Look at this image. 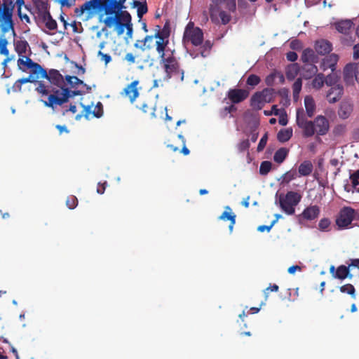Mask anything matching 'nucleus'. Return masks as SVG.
<instances>
[{
	"mask_svg": "<svg viewBox=\"0 0 359 359\" xmlns=\"http://www.w3.org/2000/svg\"><path fill=\"white\" fill-rule=\"evenodd\" d=\"M301 60L303 63L317 62L318 57L313 50L306 48L302 52Z\"/></svg>",
	"mask_w": 359,
	"mask_h": 359,
	"instance_id": "bb28decb",
	"label": "nucleus"
},
{
	"mask_svg": "<svg viewBox=\"0 0 359 359\" xmlns=\"http://www.w3.org/2000/svg\"><path fill=\"white\" fill-rule=\"evenodd\" d=\"M212 47V43L209 40L205 41L201 47V48H202V50H201V56L204 57H206L209 54Z\"/></svg>",
	"mask_w": 359,
	"mask_h": 359,
	"instance_id": "de8ad7c7",
	"label": "nucleus"
},
{
	"mask_svg": "<svg viewBox=\"0 0 359 359\" xmlns=\"http://www.w3.org/2000/svg\"><path fill=\"white\" fill-rule=\"evenodd\" d=\"M138 58L139 56L137 55H134L133 53H128L124 57V60H126L129 65H132L135 62L139 63L140 60Z\"/></svg>",
	"mask_w": 359,
	"mask_h": 359,
	"instance_id": "09e8293b",
	"label": "nucleus"
},
{
	"mask_svg": "<svg viewBox=\"0 0 359 359\" xmlns=\"http://www.w3.org/2000/svg\"><path fill=\"white\" fill-rule=\"evenodd\" d=\"M313 169V165L310 161H303L298 168V172L300 176H309Z\"/></svg>",
	"mask_w": 359,
	"mask_h": 359,
	"instance_id": "c756f323",
	"label": "nucleus"
},
{
	"mask_svg": "<svg viewBox=\"0 0 359 359\" xmlns=\"http://www.w3.org/2000/svg\"><path fill=\"white\" fill-rule=\"evenodd\" d=\"M315 63L316 62L304 63L302 67L301 74L305 79H309L316 74L318 68L315 65Z\"/></svg>",
	"mask_w": 359,
	"mask_h": 359,
	"instance_id": "393cba45",
	"label": "nucleus"
},
{
	"mask_svg": "<svg viewBox=\"0 0 359 359\" xmlns=\"http://www.w3.org/2000/svg\"><path fill=\"white\" fill-rule=\"evenodd\" d=\"M250 144L248 140H244L238 144V149L240 152L248 150Z\"/></svg>",
	"mask_w": 359,
	"mask_h": 359,
	"instance_id": "13d9d810",
	"label": "nucleus"
},
{
	"mask_svg": "<svg viewBox=\"0 0 359 359\" xmlns=\"http://www.w3.org/2000/svg\"><path fill=\"white\" fill-rule=\"evenodd\" d=\"M183 41L184 43H190L194 46L201 45L203 41V32L202 29L195 27L193 22H189L184 32Z\"/></svg>",
	"mask_w": 359,
	"mask_h": 359,
	"instance_id": "6e6552de",
	"label": "nucleus"
},
{
	"mask_svg": "<svg viewBox=\"0 0 359 359\" xmlns=\"http://www.w3.org/2000/svg\"><path fill=\"white\" fill-rule=\"evenodd\" d=\"M276 74L273 72V73H271L270 74H269L266 79H265V83L268 86H271L273 85L274 83V81H275V79H276Z\"/></svg>",
	"mask_w": 359,
	"mask_h": 359,
	"instance_id": "052dcab7",
	"label": "nucleus"
},
{
	"mask_svg": "<svg viewBox=\"0 0 359 359\" xmlns=\"http://www.w3.org/2000/svg\"><path fill=\"white\" fill-rule=\"evenodd\" d=\"M36 62H34L31 58L25 55L20 57L18 60V65L20 69L25 72L27 69H29Z\"/></svg>",
	"mask_w": 359,
	"mask_h": 359,
	"instance_id": "473e14b6",
	"label": "nucleus"
},
{
	"mask_svg": "<svg viewBox=\"0 0 359 359\" xmlns=\"http://www.w3.org/2000/svg\"><path fill=\"white\" fill-rule=\"evenodd\" d=\"M35 81L34 77L32 75H29L25 78H21L16 81L15 84H18V87L20 88L22 84H25L27 83H33Z\"/></svg>",
	"mask_w": 359,
	"mask_h": 359,
	"instance_id": "6e6d98bb",
	"label": "nucleus"
},
{
	"mask_svg": "<svg viewBox=\"0 0 359 359\" xmlns=\"http://www.w3.org/2000/svg\"><path fill=\"white\" fill-rule=\"evenodd\" d=\"M15 50L20 57L25 56L27 48H29V43L25 40H18L14 42Z\"/></svg>",
	"mask_w": 359,
	"mask_h": 359,
	"instance_id": "2f4dec72",
	"label": "nucleus"
},
{
	"mask_svg": "<svg viewBox=\"0 0 359 359\" xmlns=\"http://www.w3.org/2000/svg\"><path fill=\"white\" fill-rule=\"evenodd\" d=\"M209 6L210 18L215 25H227L231 19L227 12H234L236 8V0H211Z\"/></svg>",
	"mask_w": 359,
	"mask_h": 359,
	"instance_id": "7ed1b4c3",
	"label": "nucleus"
},
{
	"mask_svg": "<svg viewBox=\"0 0 359 359\" xmlns=\"http://www.w3.org/2000/svg\"><path fill=\"white\" fill-rule=\"evenodd\" d=\"M332 49V43L325 39L317 41L315 43V50L320 55H326L330 53Z\"/></svg>",
	"mask_w": 359,
	"mask_h": 359,
	"instance_id": "b1692460",
	"label": "nucleus"
},
{
	"mask_svg": "<svg viewBox=\"0 0 359 359\" xmlns=\"http://www.w3.org/2000/svg\"><path fill=\"white\" fill-rule=\"evenodd\" d=\"M302 79H300V78L297 79L292 85V93H293V97L294 100L298 99L299 93L302 90Z\"/></svg>",
	"mask_w": 359,
	"mask_h": 359,
	"instance_id": "79ce46f5",
	"label": "nucleus"
},
{
	"mask_svg": "<svg viewBox=\"0 0 359 359\" xmlns=\"http://www.w3.org/2000/svg\"><path fill=\"white\" fill-rule=\"evenodd\" d=\"M157 40L155 41L156 50H161V48H168L169 36L170 34V24L167 21L163 27L156 25L154 29Z\"/></svg>",
	"mask_w": 359,
	"mask_h": 359,
	"instance_id": "9d476101",
	"label": "nucleus"
},
{
	"mask_svg": "<svg viewBox=\"0 0 359 359\" xmlns=\"http://www.w3.org/2000/svg\"><path fill=\"white\" fill-rule=\"evenodd\" d=\"M34 4L39 18L46 15H48L50 12L48 0H34Z\"/></svg>",
	"mask_w": 359,
	"mask_h": 359,
	"instance_id": "a878e982",
	"label": "nucleus"
},
{
	"mask_svg": "<svg viewBox=\"0 0 359 359\" xmlns=\"http://www.w3.org/2000/svg\"><path fill=\"white\" fill-rule=\"evenodd\" d=\"M315 131L318 135H325L329 130L330 124L326 117L318 116L313 121Z\"/></svg>",
	"mask_w": 359,
	"mask_h": 359,
	"instance_id": "4468645a",
	"label": "nucleus"
},
{
	"mask_svg": "<svg viewBox=\"0 0 359 359\" xmlns=\"http://www.w3.org/2000/svg\"><path fill=\"white\" fill-rule=\"evenodd\" d=\"M139 81L135 80L128 85L123 90V93L128 97L131 103H133L136 98L139 96L140 93L137 89Z\"/></svg>",
	"mask_w": 359,
	"mask_h": 359,
	"instance_id": "aec40b11",
	"label": "nucleus"
},
{
	"mask_svg": "<svg viewBox=\"0 0 359 359\" xmlns=\"http://www.w3.org/2000/svg\"><path fill=\"white\" fill-rule=\"evenodd\" d=\"M338 80V76L336 73H334V72L327 75L326 78H325V83L327 86H336L335 83L337 82Z\"/></svg>",
	"mask_w": 359,
	"mask_h": 359,
	"instance_id": "3c124183",
	"label": "nucleus"
},
{
	"mask_svg": "<svg viewBox=\"0 0 359 359\" xmlns=\"http://www.w3.org/2000/svg\"><path fill=\"white\" fill-rule=\"evenodd\" d=\"M292 136V129L290 128L281 129L277 134V139L280 142H287Z\"/></svg>",
	"mask_w": 359,
	"mask_h": 359,
	"instance_id": "c9c22d12",
	"label": "nucleus"
},
{
	"mask_svg": "<svg viewBox=\"0 0 359 359\" xmlns=\"http://www.w3.org/2000/svg\"><path fill=\"white\" fill-rule=\"evenodd\" d=\"M156 50L158 54L160 65L165 72L163 79L169 81L172 77H176L182 81L184 80V72L180 68V65L175 55V50L165 48Z\"/></svg>",
	"mask_w": 359,
	"mask_h": 359,
	"instance_id": "f03ea898",
	"label": "nucleus"
},
{
	"mask_svg": "<svg viewBox=\"0 0 359 359\" xmlns=\"http://www.w3.org/2000/svg\"><path fill=\"white\" fill-rule=\"evenodd\" d=\"M45 23L46 27L49 30L53 31L57 29V22L53 19L50 13L40 18Z\"/></svg>",
	"mask_w": 359,
	"mask_h": 359,
	"instance_id": "e433bc0d",
	"label": "nucleus"
},
{
	"mask_svg": "<svg viewBox=\"0 0 359 359\" xmlns=\"http://www.w3.org/2000/svg\"><path fill=\"white\" fill-rule=\"evenodd\" d=\"M134 6H137V16L141 18L143 15L147 13L148 8L146 3L142 4L140 1H134Z\"/></svg>",
	"mask_w": 359,
	"mask_h": 359,
	"instance_id": "37998d69",
	"label": "nucleus"
},
{
	"mask_svg": "<svg viewBox=\"0 0 359 359\" xmlns=\"http://www.w3.org/2000/svg\"><path fill=\"white\" fill-rule=\"evenodd\" d=\"M36 90L39 93H41L42 95H48L50 92V90L47 89L46 85L43 84L42 82H39V86L36 88ZM50 92L52 93V90H50Z\"/></svg>",
	"mask_w": 359,
	"mask_h": 359,
	"instance_id": "680f3d73",
	"label": "nucleus"
},
{
	"mask_svg": "<svg viewBox=\"0 0 359 359\" xmlns=\"http://www.w3.org/2000/svg\"><path fill=\"white\" fill-rule=\"evenodd\" d=\"M249 96V91L245 89L234 88L228 91L227 97L233 104H238Z\"/></svg>",
	"mask_w": 359,
	"mask_h": 359,
	"instance_id": "ddd939ff",
	"label": "nucleus"
},
{
	"mask_svg": "<svg viewBox=\"0 0 359 359\" xmlns=\"http://www.w3.org/2000/svg\"><path fill=\"white\" fill-rule=\"evenodd\" d=\"M276 223V220H273L270 225H261L257 228V230L260 232H263L264 231H269L273 226Z\"/></svg>",
	"mask_w": 359,
	"mask_h": 359,
	"instance_id": "0e129e2a",
	"label": "nucleus"
},
{
	"mask_svg": "<svg viewBox=\"0 0 359 359\" xmlns=\"http://www.w3.org/2000/svg\"><path fill=\"white\" fill-rule=\"evenodd\" d=\"M347 128L346 124H338L333 129V134L335 136H342L346 132Z\"/></svg>",
	"mask_w": 359,
	"mask_h": 359,
	"instance_id": "49530a36",
	"label": "nucleus"
},
{
	"mask_svg": "<svg viewBox=\"0 0 359 359\" xmlns=\"http://www.w3.org/2000/svg\"><path fill=\"white\" fill-rule=\"evenodd\" d=\"M297 124L303 130L304 137H311L316 133L313 121L306 120L302 110H297Z\"/></svg>",
	"mask_w": 359,
	"mask_h": 359,
	"instance_id": "9b49d317",
	"label": "nucleus"
},
{
	"mask_svg": "<svg viewBox=\"0 0 359 359\" xmlns=\"http://www.w3.org/2000/svg\"><path fill=\"white\" fill-rule=\"evenodd\" d=\"M157 40V37L156 36V32L154 35H147L144 39L141 41L142 42V45L140 46L142 50L151 49L154 46H155V43H154V40Z\"/></svg>",
	"mask_w": 359,
	"mask_h": 359,
	"instance_id": "72a5a7b5",
	"label": "nucleus"
},
{
	"mask_svg": "<svg viewBox=\"0 0 359 359\" xmlns=\"http://www.w3.org/2000/svg\"><path fill=\"white\" fill-rule=\"evenodd\" d=\"M335 29L345 35H348L353 32L354 24L351 20H341L334 22Z\"/></svg>",
	"mask_w": 359,
	"mask_h": 359,
	"instance_id": "dca6fc26",
	"label": "nucleus"
},
{
	"mask_svg": "<svg viewBox=\"0 0 359 359\" xmlns=\"http://www.w3.org/2000/svg\"><path fill=\"white\" fill-rule=\"evenodd\" d=\"M353 110V104L350 101L344 100L340 104L338 115L339 118L346 119L351 116Z\"/></svg>",
	"mask_w": 359,
	"mask_h": 359,
	"instance_id": "4be33fe9",
	"label": "nucleus"
},
{
	"mask_svg": "<svg viewBox=\"0 0 359 359\" xmlns=\"http://www.w3.org/2000/svg\"><path fill=\"white\" fill-rule=\"evenodd\" d=\"M271 163L268 161H263L259 168V172L261 175H266L271 169Z\"/></svg>",
	"mask_w": 359,
	"mask_h": 359,
	"instance_id": "8fccbe9b",
	"label": "nucleus"
},
{
	"mask_svg": "<svg viewBox=\"0 0 359 359\" xmlns=\"http://www.w3.org/2000/svg\"><path fill=\"white\" fill-rule=\"evenodd\" d=\"M126 0H121V6L116 8V11L111 16L106 17L103 22L109 28L114 27V31L118 36L122 35L126 29V34L131 38L133 34V24L130 14L123 9L126 8L125 2Z\"/></svg>",
	"mask_w": 359,
	"mask_h": 359,
	"instance_id": "f257e3e1",
	"label": "nucleus"
},
{
	"mask_svg": "<svg viewBox=\"0 0 359 359\" xmlns=\"http://www.w3.org/2000/svg\"><path fill=\"white\" fill-rule=\"evenodd\" d=\"M81 95L80 90H71L68 88H53L52 93L48 96V101H43L44 105L54 109L55 106H61L68 102L70 97Z\"/></svg>",
	"mask_w": 359,
	"mask_h": 359,
	"instance_id": "39448f33",
	"label": "nucleus"
},
{
	"mask_svg": "<svg viewBox=\"0 0 359 359\" xmlns=\"http://www.w3.org/2000/svg\"><path fill=\"white\" fill-rule=\"evenodd\" d=\"M260 82V77L256 74L249 75L246 80V84L252 87L257 86Z\"/></svg>",
	"mask_w": 359,
	"mask_h": 359,
	"instance_id": "a18cd8bd",
	"label": "nucleus"
},
{
	"mask_svg": "<svg viewBox=\"0 0 359 359\" xmlns=\"http://www.w3.org/2000/svg\"><path fill=\"white\" fill-rule=\"evenodd\" d=\"M274 94L275 90L273 88H266L262 91H257L251 97L250 106L255 110H261L265 103L273 102Z\"/></svg>",
	"mask_w": 359,
	"mask_h": 359,
	"instance_id": "0eeeda50",
	"label": "nucleus"
},
{
	"mask_svg": "<svg viewBox=\"0 0 359 359\" xmlns=\"http://www.w3.org/2000/svg\"><path fill=\"white\" fill-rule=\"evenodd\" d=\"M121 6V0H90L85 2L79 8H76L75 13L77 15H81L85 11H87L89 15L94 14L96 11L104 12L108 16H111Z\"/></svg>",
	"mask_w": 359,
	"mask_h": 359,
	"instance_id": "20e7f679",
	"label": "nucleus"
},
{
	"mask_svg": "<svg viewBox=\"0 0 359 359\" xmlns=\"http://www.w3.org/2000/svg\"><path fill=\"white\" fill-rule=\"evenodd\" d=\"M357 215L358 213L351 207H344L340 210L336 218V224L339 229H346L351 224Z\"/></svg>",
	"mask_w": 359,
	"mask_h": 359,
	"instance_id": "1a4fd4ad",
	"label": "nucleus"
},
{
	"mask_svg": "<svg viewBox=\"0 0 359 359\" xmlns=\"http://www.w3.org/2000/svg\"><path fill=\"white\" fill-rule=\"evenodd\" d=\"M267 140H268V134H267V133H266L262 136L261 140H259V142L258 146H257V151H262L264 149V147L266 145Z\"/></svg>",
	"mask_w": 359,
	"mask_h": 359,
	"instance_id": "4d7b16f0",
	"label": "nucleus"
},
{
	"mask_svg": "<svg viewBox=\"0 0 359 359\" xmlns=\"http://www.w3.org/2000/svg\"><path fill=\"white\" fill-rule=\"evenodd\" d=\"M5 33L0 36V54L4 56L9 55V50L7 48L8 41L4 36Z\"/></svg>",
	"mask_w": 359,
	"mask_h": 359,
	"instance_id": "ea45409f",
	"label": "nucleus"
},
{
	"mask_svg": "<svg viewBox=\"0 0 359 359\" xmlns=\"http://www.w3.org/2000/svg\"><path fill=\"white\" fill-rule=\"evenodd\" d=\"M351 267V266H349V265L348 266L344 265L338 266L336 269L335 273L334 274V277L340 280H344L347 277L351 278L353 276L350 274Z\"/></svg>",
	"mask_w": 359,
	"mask_h": 359,
	"instance_id": "cd10ccee",
	"label": "nucleus"
},
{
	"mask_svg": "<svg viewBox=\"0 0 359 359\" xmlns=\"http://www.w3.org/2000/svg\"><path fill=\"white\" fill-rule=\"evenodd\" d=\"M103 114V106L100 102H98L97 104L94 107V109L93 111V116L96 118H100Z\"/></svg>",
	"mask_w": 359,
	"mask_h": 359,
	"instance_id": "5fc2aeb1",
	"label": "nucleus"
},
{
	"mask_svg": "<svg viewBox=\"0 0 359 359\" xmlns=\"http://www.w3.org/2000/svg\"><path fill=\"white\" fill-rule=\"evenodd\" d=\"M302 200V195L296 191H288L286 194L279 195V204L282 210L287 215H292L295 212V206Z\"/></svg>",
	"mask_w": 359,
	"mask_h": 359,
	"instance_id": "423d86ee",
	"label": "nucleus"
},
{
	"mask_svg": "<svg viewBox=\"0 0 359 359\" xmlns=\"http://www.w3.org/2000/svg\"><path fill=\"white\" fill-rule=\"evenodd\" d=\"M29 69L31 72L30 75H35V76H34L35 80L47 77L46 70L42 68V67L38 63H35L32 67L29 68Z\"/></svg>",
	"mask_w": 359,
	"mask_h": 359,
	"instance_id": "c85d7f7f",
	"label": "nucleus"
},
{
	"mask_svg": "<svg viewBox=\"0 0 359 359\" xmlns=\"http://www.w3.org/2000/svg\"><path fill=\"white\" fill-rule=\"evenodd\" d=\"M320 213V208L317 205H311L306 207L297 217L299 220L312 221L317 219Z\"/></svg>",
	"mask_w": 359,
	"mask_h": 359,
	"instance_id": "f8f14e48",
	"label": "nucleus"
},
{
	"mask_svg": "<svg viewBox=\"0 0 359 359\" xmlns=\"http://www.w3.org/2000/svg\"><path fill=\"white\" fill-rule=\"evenodd\" d=\"M330 224V220L328 218H323L319 221L318 229L322 231H328Z\"/></svg>",
	"mask_w": 359,
	"mask_h": 359,
	"instance_id": "864d4df0",
	"label": "nucleus"
},
{
	"mask_svg": "<svg viewBox=\"0 0 359 359\" xmlns=\"http://www.w3.org/2000/svg\"><path fill=\"white\" fill-rule=\"evenodd\" d=\"M65 79L67 82V83L72 87V88H74L76 87V86L79 85V84H81V85H83L84 86H86L88 90H90V88L87 86L86 84H85L83 81H81V79H79L77 76H65Z\"/></svg>",
	"mask_w": 359,
	"mask_h": 359,
	"instance_id": "4c0bfd02",
	"label": "nucleus"
},
{
	"mask_svg": "<svg viewBox=\"0 0 359 359\" xmlns=\"http://www.w3.org/2000/svg\"><path fill=\"white\" fill-rule=\"evenodd\" d=\"M67 206L70 209H74L78 205V199L75 196H69L66 201Z\"/></svg>",
	"mask_w": 359,
	"mask_h": 359,
	"instance_id": "603ef678",
	"label": "nucleus"
},
{
	"mask_svg": "<svg viewBox=\"0 0 359 359\" xmlns=\"http://www.w3.org/2000/svg\"><path fill=\"white\" fill-rule=\"evenodd\" d=\"M339 57L336 54H331L329 56L325 57L320 65V68L323 71H326L328 69H330L332 72H333L336 69V65L338 62Z\"/></svg>",
	"mask_w": 359,
	"mask_h": 359,
	"instance_id": "a211bd4d",
	"label": "nucleus"
},
{
	"mask_svg": "<svg viewBox=\"0 0 359 359\" xmlns=\"http://www.w3.org/2000/svg\"><path fill=\"white\" fill-rule=\"evenodd\" d=\"M350 180L353 188L359 193V170L350 175Z\"/></svg>",
	"mask_w": 359,
	"mask_h": 359,
	"instance_id": "c03bdc74",
	"label": "nucleus"
},
{
	"mask_svg": "<svg viewBox=\"0 0 359 359\" xmlns=\"http://www.w3.org/2000/svg\"><path fill=\"white\" fill-rule=\"evenodd\" d=\"M136 107L144 114H149L151 118L156 117V106L152 99L144 100L140 105H136Z\"/></svg>",
	"mask_w": 359,
	"mask_h": 359,
	"instance_id": "412c9836",
	"label": "nucleus"
},
{
	"mask_svg": "<svg viewBox=\"0 0 359 359\" xmlns=\"http://www.w3.org/2000/svg\"><path fill=\"white\" fill-rule=\"evenodd\" d=\"M339 290L342 293H347L350 294L353 299H355V289L351 284H346L339 287Z\"/></svg>",
	"mask_w": 359,
	"mask_h": 359,
	"instance_id": "a19ab883",
	"label": "nucleus"
},
{
	"mask_svg": "<svg viewBox=\"0 0 359 359\" xmlns=\"http://www.w3.org/2000/svg\"><path fill=\"white\" fill-rule=\"evenodd\" d=\"M304 106L306 108V114L309 117H312L314 115L316 110V104L313 98L307 95L304 98Z\"/></svg>",
	"mask_w": 359,
	"mask_h": 359,
	"instance_id": "7c9ffc66",
	"label": "nucleus"
},
{
	"mask_svg": "<svg viewBox=\"0 0 359 359\" xmlns=\"http://www.w3.org/2000/svg\"><path fill=\"white\" fill-rule=\"evenodd\" d=\"M325 83V76L322 73L316 74L312 81V86L315 89H320Z\"/></svg>",
	"mask_w": 359,
	"mask_h": 359,
	"instance_id": "58836bf2",
	"label": "nucleus"
},
{
	"mask_svg": "<svg viewBox=\"0 0 359 359\" xmlns=\"http://www.w3.org/2000/svg\"><path fill=\"white\" fill-rule=\"evenodd\" d=\"M289 150L285 147L278 149L274 154L273 160L277 163H282L286 158Z\"/></svg>",
	"mask_w": 359,
	"mask_h": 359,
	"instance_id": "f704fd0d",
	"label": "nucleus"
},
{
	"mask_svg": "<svg viewBox=\"0 0 359 359\" xmlns=\"http://www.w3.org/2000/svg\"><path fill=\"white\" fill-rule=\"evenodd\" d=\"M297 177V173L295 171H292V172H287V173H285V180L287 182H289L290 181L295 179Z\"/></svg>",
	"mask_w": 359,
	"mask_h": 359,
	"instance_id": "338daca9",
	"label": "nucleus"
},
{
	"mask_svg": "<svg viewBox=\"0 0 359 359\" xmlns=\"http://www.w3.org/2000/svg\"><path fill=\"white\" fill-rule=\"evenodd\" d=\"M76 0H60L62 6H67L68 8L74 5Z\"/></svg>",
	"mask_w": 359,
	"mask_h": 359,
	"instance_id": "774afa93",
	"label": "nucleus"
},
{
	"mask_svg": "<svg viewBox=\"0 0 359 359\" xmlns=\"http://www.w3.org/2000/svg\"><path fill=\"white\" fill-rule=\"evenodd\" d=\"M356 66L355 63L347 64L344 69V80L348 85L353 83L355 80Z\"/></svg>",
	"mask_w": 359,
	"mask_h": 359,
	"instance_id": "6ab92c4d",
	"label": "nucleus"
},
{
	"mask_svg": "<svg viewBox=\"0 0 359 359\" xmlns=\"http://www.w3.org/2000/svg\"><path fill=\"white\" fill-rule=\"evenodd\" d=\"M286 58L288 61L294 62L297 60L298 55L294 51H290L286 54Z\"/></svg>",
	"mask_w": 359,
	"mask_h": 359,
	"instance_id": "69168bd1",
	"label": "nucleus"
},
{
	"mask_svg": "<svg viewBox=\"0 0 359 359\" xmlns=\"http://www.w3.org/2000/svg\"><path fill=\"white\" fill-rule=\"evenodd\" d=\"M236 215L232 212L231 208L229 206L225 207V210L219 217L220 220H229L230 224L229 225V230L230 233L233 232V226L236 224Z\"/></svg>",
	"mask_w": 359,
	"mask_h": 359,
	"instance_id": "5701e85b",
	"label": "nucleus"
},
{
	"mask_svg": "<svg viewBox=\"0 0 359 359\" xmlns=\"http://www.w3.org/2000/svg\"><path fill=\"white\" fill-rule=\"evenodd\" d=\"M344 93L343 86L339 84L332 86L328 90L326 97L330 103H335L339 100Z\"/></svg>",
	"mask_w": 359,
	"mask_h": 359,
	"instance_id": "2eb2a0df",
	"label": "nucleus"
},
{
	"mask_svg": "<svg viewBox=\"0 0 359 359\" xmlns=\"http://www.w3.org/2000/svg\"><path fill=\"white\" fill-rule=\"evenodd\" d=\"M44 79H48L50 83L57 86L59 88L64 87V78L57 69H50L49 72H47V77H45Z\"/></svg>",
	"mask_w": 359,
	"mask_h": 359,
	"instance_id": "f3484780",
	"label": "nucleus"
},
{
	"mask_svg": "<svg viewBox=\"0 0 359 359\" xmlns=\"http://www.w3.org/2000/svg\"><path fill=\"white\" fill-rule=\"evenodd\" d=\"M278 289H279V287L277 285H276V284L270 285L268 287H266L264 290L265 299L266 300L268 299L269 292H278Z\"/></svg>",
	"mask_w": 359,
	"mask_h": 359,
	"instance_id": "bf43d9fd",
	"label": "nucleus"
},
{
	"mask_svg": "<svg viewBox=\"0 0 359 359\" xmlns=\"http://www.w3.org/2000/svg\"><path fill=\"white\" fill-rule=\"evenodd\" d=\"M98 56L100 57L101 60L104 62L105 65H107L111 60V57L109 55L104 53L100 50L98 52Z\"/></svg>",
	"mask_w": 359,
	"mask_h": 359,
	"instance_id": "e2e57ef3",
	"label": "nucleus"
}]
</instances>
